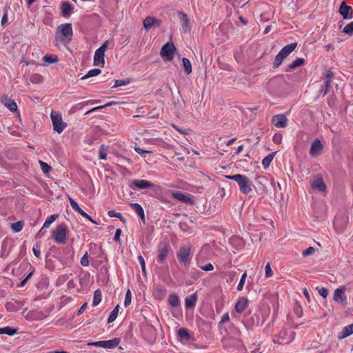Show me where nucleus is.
Instances as JSON below:
<instances>
[{
	"label": "nucleus",
	"instance_id": "nucleus-18",
	"mask_svg": "<svg viewBox=\"0 0 353 353\" xmlns=\"http://www.w3.org/2000/svg\"><path fill=\"white\" fill-rule=\"evenodd\" d=\"M353 334V323L345 326L337 334V338L342 340Z\"/></svg>",
	"mask_w": 353,
	"mask_h": 353
},
{
	"label": "nucleus",
	"instance_id": "nucleus-4",
	"mask_svg": "<svg viewBox=\"0 0 353 353\" xmlns=\"http://www.w3.org/2000/svg\"><path fill=\"white\" fill-rule=\"evenodd\" d=\"M50 117L53 130L57 133L61 134L67 127V123L63 121L62 116L60 113L52 112Z\"/></svg>",
	"mask_w": 353,
	"mask_h": 353
},
{
	"label": "nucleus",
	"instance_id": "nucleus-38",
	"mask_svg": "<svg viewBox=\"0 0 353 353\" xmlns=\"http://www.w3.org/2000/svg\"><path fill=\"white\" fill-rule=\"evenodd\" d=\"M183 65L184 67V71L187 74H190L192 70V64L190 61V60L185 57H183L182 59Z\"/></svg>",
	"mask_w": 353,
	"mask_h": 353
},
{
	"label": "nucleus",
	"instance_id": "nucleus-28",
	"mask_svg": "<svg viewBox=\"0 0 353 353\" xmlns=\"http://www.w3.org/2000/svg\"><path fill=\"white\" fill-rule=\"evenodd\" d=\"M18 332V328L6 326L0 327V334H7L8 336H13Z\"/></svg>",
	"mask_w": 353,
	"mask_h": 353
},
{
	"label": "nucleus",
	"instance_id": "nucleus-27",
	"mask_svg": "<svg viewBox=\"0 0 353 353\" xmlns=\"http://www.w3.org/2000/svg\"><path fill=\"white\" fill-rule=\"evenodd\" d=\"M297 46V43H291L290 44H288L286 45L285 46H284L281 50L280 52H281L282 53L284 54L285 56H286V57L288 56H289V54L292 52L295 48H296Z\"/></svg>",
	"mask_w": 353,
	"mask_h": 353
},
{
	"label": "nucleus",
	"instance_id": "nucleus-10",
	"mask_svg": "<svg viewBox=\"0 0 353 353\" xmlns=\"http://www.w3.org/2000/svg\"><path fill=\"white\" fill-rule=\"evenodd\" d=\"M170 250V245L168 242L161 241L159 243V244L158 245V263H163L165 262Z\"/></svg>",
	"mask_w": 353,
	"mask_h": 353
},
{
	"label": "nucleus",
	"instance_id": "nucleus-35",
	"mask_svg": "<svg viewBox=\"0 0 353 353\" xmlns=\"http://www.w3.org/2000/svg\"><path fill=\"white\" fill-rule=\"evenodd\" d=\"M102 294L99 289L97 290L94 292V297L92 301V306H97L101 301Z\"/></svg>",
	"mask_w": 353,
	"mask_h": 353
},
{
	"label": "nucleus",
	"instance_id": "nucleus-51",
	"mask_svg": "<svg viewBox=\"0 0 353 353\" xmlns=\"http://www.w3.org/2000/svg\"><path fill=\"white\" fill-rule=\"evenodd\" d=\"M246 277H247V273L244 272L242 274L241 278L240 279V281H239V284L237 285L236 290L238 291H241L243 290V285H244L245 282Z\"/></svg>",
	"mask_w": 353,
	"mask_h": 353
},
{
	"label": "nucleus",
	"instance_id": "nucleus-6",
	"mask_svg": "<svg viewBox=\"0 0 353 353\" xmlns=\"http://www.w3.org/2000/svg\"><path fill=\"white\" fill-rule=\"evenodd\" d=\"M121 343L120 338H114L107 341H99L96 342H90L88 343L89 346L103 347L105 349H113Z\"/></svg>",
	"mask_w": 353,
	"mask_h": 353
},
{
	"label": "nucleus",
	"instance_id": "nucleus-62",
	"mask_svg": "<svg viewBox=\"0 0 353 353\" xmlns=\"http://www.w3.org/2000/svg\"><path fill=\"white\" fill-rule=\"evenodd\" d=\"M83 217L85 218L86 219L89 220L90 221H91L92 223H95L97 224V223L96 221H94L92 217L88 215L85 211H83V210H81L79 212Z\"/></svg>",
	"mask_w": 353,
	"mask_h": 353
},
{
	"label": "nucleus",
	"instance_id": "nucleus-46",
	"mask_svg": "<svg viewBox=\"0 0 353 353\" xmlns=\"http://www.w3.org/2000/svg\"><path fill=\"white\" fill-rule=\"evenodd\" d=\"M130 80L129 79H119L116 80L114 81V85H113V88L122 86V85H127L130 83Z\"/></svg>",
	"mask_w": 353,
	"mask_h": 353
},
{
	"label": "nucleus",
	"instance_id": "nucleus-16",
	"mask_svg": "<svg viewBox=\"0 0 353 353\" xmlns=\"http://www.w3.org/2000/svg\"><path fill=\"white\" fill-rule=\"evenodd\" d=\"M260 316L257 314H252L248 315L245 319V326L252 327L254 325L258 326L260 325Z\"/></svg>",
	"mask_w": 353,
	"mask_h": 353
},
{
	"label": "nucleus",
	"instance_id": "nucleus-54",
	"mask_svg": "<svg viewBox=\"0 0 353 353\" xmlns=\"http://www.w3.org/2000/svg\"><path fill=\"white\" fill-rule=\"evenodd\" d=\"M294 312L299 317H301L303 316V310L301 306L299 303H296L294 307Z\"/></svg>",
	"mask_w": 353,
	"mask_h": 353
},
{
	"label": "nucleus",
	"instance_id": "nucleus-23",
	"mask_svg": "<svg viewBox=\"0 0 353 353\" xmlns=\"http://www.w3.org/2000/svg\"><path fill=\"white\" fill-rule=\"evenodd\" d=\"M248 300L245 297L239 298L235 305L236 312L239 314L242 313L248 305Z\"/></svg>",
	"mask_w": 353,
	"mask_h": 353
},
{
	"label": "nucleus",
	"instance_id": "nucleus-42",
	"mask_svg": "<svg viewBox=\"0 0 353 353\" xmlns=\"http://www.w3.org/2000/svg\"><path fill=\"white\" fill-rule=\"evenodd\" d=\"M108 215L110 217H116L118 218L121 221L125 223L126 219L123 217V216L120 212H117L114 210H109L108 212Z\"/></svg>",
	"mask_w": 353,
	"mask_h": 353
},
{
	"label": "nucleus",
	"instance_id": "nucleus-33",
	"mask_svg": "<svg viewBox=\"0 0 353 353\" xmlns=\"http://www.w3.org/2000/svg\"><path fill=\"white\" fill-rule=\"evenodd\" d=\"M178 336L181 340L190 341L191 336L185 328H180L178 331Z\"/></svg>",
	"mask_w": 353,
	"mask_h": 353
},
{
	"label": "nucleus",
	"instance_id": "nucleus-20",
	"mask_svg": "<svg viewBox=\"0 0 353 353\" xmlns=\"http://www.w3.org/2000/svg\"><path fill=\"white\" fill-rule=\"evenodd\" d=\"M198 299L196 293H194L185 299V306L186 309L194 308Z\"/></svg>",
	"mask_w": 353,
	"mask_h": 353
},
{
	"label": "nucleus",
	"instance_id": "nucleus-53",
	"mask_svg": "<svg viewBox=\"0 0 353 353\" xmlns=\"http://www.w3.org/2000/svg\"><path fill=\"white\" fill-rule=\"evenodd\" d=\"M131 301H132V294H131L130 290L128 289L125 293L124 305L125 307L129 305L131 303Z\"/></svg>",
	"mask_w": 353,
	"mask_h": 353
},
{
	"label": "nucleus",
	"instance_id": "nucleus-60",
	"mask_svg": "<svg viewBox=\"0 0 353 353\" xmlns=\"http://www.w3.org/2000/svg\"><path fill=\"white\" fill-rule=\"evenodd\" d=\"M199 268L201 270L206 271V272L212 271L214 270V265L210 263H209L206 265H200Z\"/></svg>",
	"mask_w": 353,
	"mask_h": 353
},
{
	"label": "nucleus",
	"instance_id": "nucleus-29",
	"mask_svg": "<svg viewBox=\"0 0 353 353\" xmlns=\"http://www.w3.org/2000/svg\"><path fill=\"white\" fill-rule=\"evenodd\" d=\"M285 58L286 56H285L283 53L279 51V52L275 57L274 61L273 62V68H279Z\"/></svg>",
	"mask_w": 353,
	"mask_h": 353
},
{
	"label": "nucleus",
	"instance_id": "nucleus-7",
	"mask_svg": "<svg viewBox=\"0 0 353 353\" xmlns=\"http://www.w3.org/2000/svg\"><path fill=\"white\" fill-rule=\"evenodd\" d=\"M63 250H65L64 254L58 256L57 259L64 267H70L74 261V252L72 248H65Z\"/></svg>",
	"mask_w": 353,
	"mask_h": 353
},
{
	"label": "nucleus",
	"instance_id": "nucleus-63",
	"mask_svg": "<svg viewBox=\"0 0 353 353\" xmlns=\"http://www.w3.org/2000/svg\"><path fill=\"white\" fill-rule=\"evenodd\" d=\"M134 150L139 154L141 156H144L145 154H148L151 152L150 151L145 150L139 146H135Z\"/></svg>",
	"mask_w": 353,
	"mask_h": 353
},
{
	"label": "nucleus",
	"instance_id": "nucleus-61",
	"mask_svg": "<svg viewBox=\"0 0 353 353\" xmlns=\"http://www.w3.org/2000/svg\"><path fill=\"white\" fill-rule=\"evenodd\" d=\"M10 7H6L4 9V14L1 19V25L4 26L8 22V10Z\"/></svg>",
	"mask_w": 353,
	"mask_h": 353
},
{
	"label": "nucleus",
	"instance_id": "nucleus-34",
	"mask_svg": "<svg viewBox=\"0 0 353 353\" xmlns=\"http://www.w3.org/2000/svg\"><path fill=\"white\" fill-rule=\"evenodd\" d=\"M43 61L48 64H53L58 62L59 59L55 54H46L43 57Z\"/></svg>",
	"mask_w": 353,
	"mask_h": 353
},
{
	"label": "nucleus",
	"instance_id": "nucleus-50",
	"mask_svg": "<svg viewBox=\"0 0 353 353\" xmlns=\"http://www.w3.org/2000/svg\"><path fill=\"white\" fill-rule=\"evenodd\" d=\"M113 104H116V102L111 101V102L108 103H106V104H105V105H101V106H99V107H95V108H94L91 109L90 110L88 111V112L85 113V114H89V113H90V112H96V111L99 110H101V109H103V108H106V107L110 106V105H113Z\"/></svg>",
	"mask_w": 353,
	"mask_h": 353
},
{
	"label": "nucleus",
	"instance_id": "nucleus-47",
	"mask_svg": "<svg viewBox=\"0 0 353 353\" xmlns=\"http://www.w3.org/2000/svg\"><path fill=\"white\" fill-rule=\"evenodd\" d=\"M5 307L8 312H18L19 307L12 302H7Z\"/></svg>",
	"mask_w": 353,
	"mask_h": 353
},
{
	"label": "nucleus",
	"instance_id": "nucleus-30",
	"mask_svg": "<svg viewBox=\"0 0 353 353\" xmlns=\"http://www.w3.org/2000/svg\"><path fill=\"white\" fill-rule=\"evenodd\" d=\"M4 105L12 112L17 110V103L11 99H6Z\"/></svg>",
	"mask_w": 353,
	"mask_h": 353
},
{
	"label": "nucleus",
	"instance_id": "nucleus-44",
	"mask_svg": "<svg viewBox=\"0 0 353 353\" xmlns=\"http://www.w3.org/2000/svg\"><path fill=\"white\" fill-rule=\"evenodd\" d=\"M23 227V221H17L11 225V228L14 232H19L22 230Z\"/></svg>",
	"mask_w": 353,
	"mask_h": 353
},
{
	"label": "nucleus",
	"instance_id": "nucleus-37",
	"mask_svg": "<svg viewBox=\"0 0 353 353\" xmlns=\"http://www.w3.org/2000/svg\"><path fill=\"white\" fill-rule=\"evenodd\" d=\"M143 27L146 30H148L154 27V17H147L143 20Z\"/></svg>",
	"mask_w": 353,
	"mask_h": 353
},
{
	"label": "nucleus",
	"instance_id": "nucleus-14",
	"mask_svg": "<svg viewBox=\"0 0 353 353\" xmlns=\"http://www.w3.org/2000/svg\"><path fill=\"white\" fill-rule=\"evenodd\" d=\"M323 149V146L320 139H316L311 144L310 154L312 157H318L321 154Z\"/></svg>",
	"mask_w": 353,
	"mask_h": 353
},
{
	"label": "nucleus",
	"instance_id": "nucleus-39",
	"mask_svg": "<svg viewBox=\"0 0 353 353\" xmlns=\"http://www.w3.org/2000/svg\"><path fill=\"white\" fill-rule=\"evenodd\" d=\"M30 81L32 83L39 84L43 81V77L41 74L34 73L30 77Z\"/></svg>",
	"mask_w": 353,
	"mask_h": 353
},
{
	"label": "nucleus",
	"instance_id": "nucleus-36",
	"mask_svg": "<svg viewBox=\"0 0 353 353\" xmlns=\"http://www.w3.org/2000/svg\"><path fill=\"white\" fill-rule=\"evenodd\" d=\"M101 70L99 68H94L89 70L88 73L81 78V80H85L88 78L95 77L101 74Z\"/></svg>",
	"mask_w": 353,
	"mask_h": 353
},
{
	"label": "nucleus",
	"instance_id": "nucleus-5",
	"mask_svg": "<svg viewBox=\"0 0 353 353\" xmlns=\"http://www.w3.org/2000/svg\"><path fill=\"white\" fill-rule=\"evenodd\" d=\"M67 228L65 224L61 223L57 226L52 232V236L56 243L65 244L66 243Z\"/></svg>",
	"mask_w": 353,
	"mask_h": 353
},
{
	"label": "nucleus",
	"instance_id": "nucleus-32",
	"mask_svg": "<svg viewBox=\"0 0 353 353\" xmlns=\"http://www.w3.org/2000/svg\"><path fill=\"white\" fill-rule=\"evenodd\" d=\"M119 307V305H117L113 309V310L110 312L108 319V323H111L115 321L118 316Z\"/></svg>",
	"mask_w": 353,
	"mask_h": 353
},
{
	"label": "nucleus",
	"instance_id": "nucleus-11",
	"mask_svg": "<svg viewBox=\"0 0 353 353\" xmlns=\"http://www.w3.org/2000/svg\"><path fill=\"white\" fill-rule=\"evenodd\" d=\"M295 337V332L293 331L288 330L286 329L281 330L279 334V341L280 344H289L294 341Z\"/></svg>",
	"mask_w": 353,
	"mask_h": 353
},
{
	"label": "nucleus",
	"instance_id": "nucleus-52",
	"mask_svg": "<svg viewBox=\"0 0 353 353\" xmlns=\"http://www.w3.org/2000/svg\"><path fill=\"white\" fill-rule=\"evenodd\" d=\"M69 201L70 203V205L74 211L77 212H79L82 209L79 206L78 203L71 197H69Z\"/></svg>",
	"mask_w": 353,
	"mask_h": 353
},
{
	"label": "nucleus",
	"instance_id": "nucleus-64",
	"mask_svg": "<svg viewBox=\"0 0 353 353\" xmlns=\"http://www.w3.org/2000/svg\"><path fill=\"white\" fill-rule=\"evenodd\" d=\"M121 230L120 228H118L116 230V232H115V234H114V240L116 241V242H119L120 243L121 242V239H120V236L121 234Z\"/></svg>",
	"mask_w": 353,
	"mask_h": 353
},
{
	"label": "nucleus",
	"instance_id": "nucleus-26",
	"mask_svg": "<svg viewBox=\"0 0 353 353\" xmlns=\"http://www.w3.org/2000/svg\"><path fill=\"white\" fill-rule=\"evenodd\" d=\"M305 62V61L303 58H298V59H295L294 61H293L292 62V63H290L288 65V69L286 70V72L292 71V70H294L295 68H296L297 67L304 65Z\"/></svg>",
	"mask_w": 353,
	"mask_h": 353
},
{
	"label": "nucleus",
	"instance_id": "nucleus-57",
	"mask_svg": "<svg viewBox=\"0 0 353 353\" xmlns=\"http://www.w3.org/2000/svg\"><path fill=\"white\" fill-rule=\"evenodd\" d=\"M138 261L141 266L142 273L143 274H146L145 263V260H144L143 257L141 255H139L138 256Z\"/></svg>",
	"mask_w": 353,
	"mask_h": 353
},
{
	"label": "nucleus",
	"instance_id": "nucleus-31",
	"mask_svg": "<svg viewBox=\"0 0 353 353\" xmlns=\"http://www.w3.org/2000/svg\"><path fill=\"white\" fill-rule=\"evenodd\" d=\"M276 152H274L268 154L262 161V165L264 168H268L272 161Z\"/></svg>",
	"mask_w": 353,
	"mask_h": 353
},
{
	"label": "nucleus",
	"instance_id": "nucleus-2",
	"mask_svg": "<svg viewBox=\"0 0 353 353\" xmlns=\"http://www.w3.org/2000/svg\"><path fill=\"white\" fill-rule=\"evenodd\" d=\"M58 30L60 32V35L56 36V39H59L64 44L69 43L72 37V26L70 23H63L59 26Z\"/></svg>",
	"mask_w": 353,
	"mask_h": 353
},
{
	"label": "nucleus",
	"instance_id": "nucleus-19",
	"mask_svg": "<svg viewBox=\"0 0 353 353\" xmlns=\"http://www.w3.org/2000/svg\"><path fill=\"white\" fill-rule=\"evenodd\" d=\"M105 52H102L101 50L97 49L94 52V65H102L103 66L105 63Z\"/></svg>",
	"mask_w": 353,
	"mask_h": 353
},
{
	"label": "nucleus",
	"instance_id": "nucleus-41",
	"mask_svg": "<svg viewBox=\"0 0 353 353\" xmlns=\"http://www.w3.org/2000/svg\"><path fill=\"white\" fill-rule=\"evenodd\" d=\"M108 147L105 145H101L99 151V157L100 159L105 160L107 159Z\"/></svg>",
	"mask_w": 353,
	"mask_h": 353
},
{
	"label": "nucleus",
	"instance_id": "nucleus-45",
	"mask_svg": "<svg viewBox=\"0 0 353 353\" xmlns=\"http://www.w3.org/2000/svg\"><path fill=\"white\" fill-rule=\"evenodd\" d=\"M331 88V82L328 81H324L323 85L321 86V92H323V96L324 97L327 94L330 89Z\"/></svg>",
	"mask_w": 353,
	"mask_h": 353
},
{
	"label": "nucleus",
	"instance_id": "nucleus-9",
	"mask_svg": "<svg viewBox=\"0 0 353 353\" xmlns=\"http://www.w3.org/2000/svg\"><path fill=\"white\" fill-rule=\"evenodd\" d=\"M176 50V47L173 43L167 42L164 44L161 50L160 54L162 58L167 61H171L173 59L174 53Z\"/></svg>",
	"mask_w": 353,
	"mask_h": 353
},
{
	"label": "nucleus",
	"instance_id": "nucleus-43",
	"mask_svg": "<svg viewBox=\"0 0 353 353\" xmlns=\"http://www.w3.org/2000/svg\"><path fill=\"white\" fill-rule=\"evenodd\" d=\"M57 218L58 215L56 214L48 216L43 225V228H48Z\"/></svg>",
	"mask_w": 353,
	"mask_h": 353
},
{
	"label": "nucleus",
	"instance_id": "nucleus-12",
	"mask_svg": "<svg viewBox=\"0 0 353 353\" xmlns=\"http://www.w3.org/2000/svg\"><path fill=\"white\" fill-rule=\"evenodd\" d=\"M339 12L344 20L353 19V9L351 6H347L345 1H343L341 3Z\"/></svg>",
	"mask_w": 353,
	"mask_h": 353
},
{
	"label": "nucleus",
	"instance_id": "nucleus-15",
	"mask_svg": "<svg viewBox=\"0 0 353 353\" xmlns=\"http://www.w3.org/2000/svg\"><path fill=\"white\" fill-rule=\"evenodd\" d=\"M272 122L276 128H283L287 126L288 119L284 114H279L272 117Z\"/></svg>",
	"mask_w": 353,
	"mask_h": 353
},
{
	"label": "nucleus",
	"instance_id": "nucleus-21",
	"mask_svg": "<svg viewBox=\"0 0 353 353\" xmlns=\"http://www.w3.org/2000/svg\"><path fill=\"white\" fill-rule=\"evenodd\" d=\"M312 188L314 190H318L319 192H324L326 190V185L322 178H317L314 179L312 184Z\"/></svg>",
	"mask_w": 353,
	"mask_h": 353
},
{
	"label": "nucleus",
	"instance_id": "nucleus-25",
	"mask_svg": "<svg viewBox=\"0 0 353 353\" xmlns=\"http://www.w3.org/2000/svg\"><path fill=\"white\" fill-rule=\"evenodd\" d=\"M132 208L135 211L140 219L144 222L145 221V213L143 207L137 203H130L129 204Z\"/></svg>",
	"mask_w": 353,
	"mask_h": 353
},
{
	"label": "nucleus",
	"instance_id": "nucleus-24",
	"mask_svg": "<svg viewBox=\"0 0 353 353\" xmlns=\"http://www.w3.org/2000/svg\"><path fill=\"white\" fill-rule=\"evenodd\" d=\"M173 196L179 201L189 204H193V200L190 197L189 195L182 192H176L173 194Z\"/></svg>",
	"mask_w": 353,
	"mask_h": 353
},
{
	"label": "nucleus",
	"instance_id": "nucleus-55",
	"mask_svg": "<svg viewBox=\"0 0 353 353\" xmlns=\"http://www.w3.org/2000/svg\"><path fill=\"white\" fill-rule=\"evenodd\" d=\"M230 345H234L236 347V348H240L243 346V342L241 340H236L234 339H232L230 340Z\"/></svg>",
	"mask_w": 353,
	"mask_h": 353
},
{
	"label": "nucleus",
	"instance_id": "nucleus-13",
	"mask_svg": "<svg viewBox=\"0 0 353 353\" xmlns=\"http://www.w3.org/2000/svg\"><path fill=\"white\" fill-rule=\"evenodd\" d=\"M345 287H340L334 290L333 299L334 301L341 303L342 305L347 304V297L345 294Z\"/></svg>",
	"mask_w": 353,
	"mask_h": 353
},
{
	"label": "nucleus",
	"instance_id": "nucleus-1",
	"mask_svg": "<svg viewBox=\"0 0 353 353\" xmlns=\"http://www.w3.org/2000/svg\"><path fill=\"white\" fill-rule=\"evenodd\" d=\"M225 177L230 180L236 181L239 185L240 192L243 194H249L252 191L254 187L252 182L247 176L236 174L234 175L225 176Z\"/></svg>",
	"mask_w": 353,
	"mask_h": 353
},
{
	"label": "nucleus",
	"instance_id": "nucleus-56",
	"mask_svg": "<svg viewBox=\"0 0 353 353\" xmlns=\"http://www.w3.org/2000/svg\"><path fill=\"white\" fill-rule=\"evenodd\" d=\"M80 263L81 265L84 267H87L89 265L88 252H85V254L82 256V258L80 260Z\"/></svg>",
	"mask_w": 353,
	"mask_h": 353
},
{
	"label": "nucleus",
	"instance_id": "nucleus-58",
	"mask_svg": "<svg viewBox=\"0 0 353 353\" xmlns=\"http://www.w3.org/2000/svg\"><path fill=\"white\" fill-rule=\"evenodd\" d=\"M315 252V249L313 247H309L302 252L303 256L305 257L313 254Z\"/></svg>",
	"mask_w": 353,
	"mask_h": 353
},
{
	"label": "nucleus",
	"instance_id": "nucleus-40",
	"mask_svg": "<svg viewBox=\"0 0 353 353\" xmlns=\"http://www.w3.org/2000/svg\"><path fill=\"white\" fill-rule=\"evenodd\" d=\"M168 301L170 304L174 307H177L179 305V299L176 294H170Z\"/></svg>",
	"mask_w": 353,
	"mask_h": 353
},
{
	"label": "nucleus",
	"instance_id": "nucleus-48",
	"mask_svg": "<svg viewBox=\"0 0 353 353\" xmlns=\"http://www.w3.org/2000/svg\"><path fill=\"white\" fill-rule=\"evenodd\" d=\"M343 32H344L345 34H348V35H353V21L347 24L344 27V28L343 30Z\"/></svg>",
	"mask_w": 353,
	"mask_h": 353
},
{
	"label": "nucleus",
	"instance_id": "nucleus-49",
	"mask_svg": "<svg viewBox=\"0 0 353 353\" xmlns=\"http://www.w3.org/2000/svg\"><path fill=\"white\" fill-rule=\"evenodd\" d=\"M41 168L43 173L48 174L52 170L50 165H49L47 163L43 162L42 161H39Z\"/></svg>",
	"mask_w": 353,
	"mask_h": 353
},
{
	"label": "nucleus",
	"instance_id": "nucleus-8",
	"mask_svg": "<svg viewBox=\"0 0 353 353\" xmlns=\"http://www.w3.org/2000/svg\"><path fill=\"white\" fill-rule=\"evenodd\" d=\"M190 248V247H181L176 252V257L178 260L182 263L185 266L190 265L191 261Z\"/></svg>",
	"mask_w": 353,
	"mask_h": 353
},
{
	"label": "nucleus",
	"instance_id": "nucleus-22",
	"mask_svg": "<svg viewBox=\"0 0 353 353\" xmlns=\"http://www.w3.org/2000/svg\"><path fill=\"white\" fill-rule=\"evenodd\" d=\"M73 10L72 6L68 1H63L61 3V14L64 17H70Z\"/></svg>",
	"mask_w": 353,
	"mask_h": 353
},
{
	"label": "nucleus",
	"instance_id": "nucleus-59",
	"mask_svg": "<svg viewBox=\"0 0 353 353\" xmlns=\"http://www.w3.org/2000/svg\"><path fill=\"white\" fill-rule=\"evenodd\" d=\"M316 289L318 290L320 295L322 296L323 298H326L327 296L328 290L327 288L322 287L321 288H316Z\"/></svg>",
	"mask_w": 353,
	"mask_h": 353
},
{
	"label": "nucleus",
	"instance_id": "nucleus-3",
	"mask_svg": "<svg viewBox=\"0 0 353 353\" xmlns=\"http://www.w3.org/2000/svg\"><path fill=\"white\" fill-rule=\"evenodd\" d=\"M133 185L139 190H143V189H146V188H152L154 193H156V194H160L161 192V188L160 186L156 185L153 184L152 183H151L148 181H146V180H141V179L133 180L131 182L130 187L133 188Z\"/></svg>",
	"mask_w": 353,
	"mask_h": 353
},
{
	"label": "nucleus",
	"instance_id": "nucleus-17",
	"mask_svg": "<svg viewBox=\"0 0 353 353\" xmlns=\"http://www.w3.org/2000/svg\"><path fill=\"white\" fill-rule=\"evenodd\" d=\"M178 16L179 17L180 21L184 32H187L190 30V20L188 15L183 12H178Z\"/></svg>",
	"mask_w": 353,
	"mask_h": 353
}]
</instances>
